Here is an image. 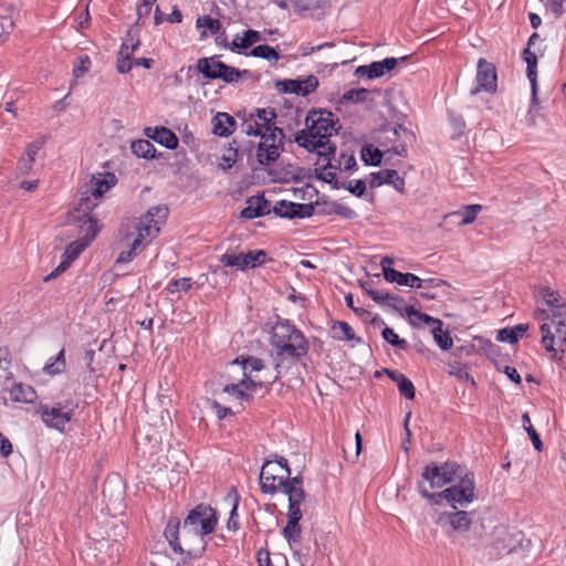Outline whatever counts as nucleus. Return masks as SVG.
I'll list each match as a JSON object with an SVG mask.
<instances>
[{"label": "nucleus", "instance_id": "52", "mask_svg": "<svg viewBox=\"0 0 566 566\" xmlns=\"http://www.w3.org/2000/svg\"><path fill=\"white\" fill-rule=\"evenodd\" d=\"M192 286V280L190 277H181V279H176V280H171L166 290L169 292V293H176V292H180V291H188L190 290Z\"/></svg>", "mask_w": 566, "mask_h": 566}, {"label": "nucleus", "instance_id": "43", "mask_svg": "<svg viewBox=\"0 0 566 566\" xmlns=\"http://www.w3.org/2000/svg\"><path fill=\"white\" fill-rule=\"evenodd\" d=\"M481 210L482 207L480 205H469L453 212L452 216L461 217L460 224H470L476 219Z\"/></svg>", "mask_w": 566, "mask_h": 566}, {"label": "nucleus", "instance_id": "55", "mask_svg": "<svg viewBox=\"0 0 566 566\" xmlns=\"http://www.w3.org/2000/svg\"><path fill=\"white\" fill-rule=\"evenodd\" d=\"M227 124L223 123V114L222 112L217 113V115L212 118V132L214 135L220 137L230 136V130H228Z\"/></svg>", "mask_w": 566, "mask_h": 566}, {"label": "nucleus", "instance_id": "59", "mask_svg": "<svg viewBox=\"0 0 566 566\" xmlns=\"http://www.w3.org/2000/svg\"><path fill=\"white\" fill-rule=\"evenodd\" d=\"M11 361L10 349L8 347H0V368L8 373L6 380H12V373L9 371Z\"/></svg>", "mask_w": 566, "mask_h": 566}, {"label": "nucleus", "instance_id": "36", "mask_svg": "<svg viewBox=\"0 0 566 566\" xmlns=\"http://www.w3.org/2000/svg\"><path fill=\"white\" fill-rule=\"evenodd\" d=\"M218 70L221 71V73H216L214 75L228 84L237 83L242 77V74H250L249 70L241 71L226 63L223 66H218Z\"/></svg>", "mask_w": 566, "mask_h": 566}, {"label": "nucleus", "instance_id": "13", "mask_svg": "<svg viewBox=\"0 0 566 566\" xmlns=\"http://www.w3.org/2000/svg\"><path fill=\"white\" fill-rule=\"evenodd\" d=\"M266 261V252L264 250H253L248 253H224L220 258V262L226 266L237 268L241 271L261 266Z\"/></svg>", "mask_w": 566, "mask_h": 566}, {"label": "nucleus", "instance_id": "38", "mask_svg": "<svg viewBox=\"0 0 566 566\" xmlns=\"http://www.w3.org/2000/svg\"><path fill=\"white\" fill-rule=\"evenodd\" d=\"M336 151V146L334 144L326 145L325 148H318L315 149L314 153L317 154L318 158L315 163L316 166H318V170H326L327 168H332V158L334 157V154Z\"/></svg>", "mask_w": 566, "mask_h": 566}, {"label": "nucleus", "instance_id": "44", "mask_svg": "<svg viewBox=\"0 0 566 566\" xmlns=\"http://www.w3.org/2000/svg\"><path fill=\"white\" fill-rule=\"evenodd\" d=\"M382 338L388 342L390 345L398 349L406 350L409 347V344L406 339L400 338L392 328L385 326L381 331Z\"/></svg>", "mask_w": 566, "mask_h": 566}, {"label": "nucleus", "instance_id": "6", "mask_svg": "<svg viewBox=\"0 0 566 566\" xmlns=\"http://www.w3.org/2000/svg\"><path fill=\"white\" fill-rule=\"evenodd\" d=\"M82 221L81 229L84 232L82 240L71 242L62 254L61 263L44 277L45 282H49L63 273L71 263L78 258V255L86 249L90 242H92L97 232V221L94 220L90 214L84 213L80 219Z\"/></svg>", "mask_w": 566, "mask_h": 566}, {"label": "nucleus", "instance_id": "45", "mask_svg": "<svg viewBox=\"0 0 566 566\" xmlns=\"http://www.w3.org/2000/svg\"><path fill=\"white\" fill-rule=\"evenodd\" d=\"M522 423H523V428L526 430V432L528 433L531 440H532V443L534 446V448L537 450V451H542L543 449V442L539 438V434L537 433V431L535 430V428L533 427L532 422H531V418L528 416L527 412H525L523 416H522Z\"/></svg>", "mask_w": 566, "mask_h": 566}, {"label": "nucleus", "instance_id": "21", "mask_svg": "<svg viewBox=\"0 0 566 566\" xmlns=\"http://www.w3.org/2000/svg\"><path fill=\"white\" fill-rule=\"evenodd\" d=\"M146 135L156 143L165 146L168 149H176L178 147V138L175 133L169 128L161 127H147Z\"/></svg>", "mask_w": 566, "mask_h": 566}, {"label": "nucleus", "instance_id": "63", "mask_svg": "<svg viewBox=\"0 0 566 566\" xmlns=\"http://www.w3.org/2000/svg\"><path fill=\"white\" fill-rule=\"evenodd\" d=\"M392 133L396 137L394 140L395 143L402 142V140L411 142V139L413 138V134L401 124L396 125L392 128Z\"/></svg>", "mask_w": 566, "mask_h": 566}, {"label": "nucleus", "instance_id": "20", "mask_svg": "<svg viewBox=\"0 0 566 566\" xmlns=\"http://www.w3.org/2000/svg\"><path fill=\"white\" fill-rule=\"evenodd\" d=\"M273 463V460H265L261 468L260 472V489L264 494H275L279 491H282V485L280 484L281 475L276 474H268V468Z\"/></svg>", "mask_w": 566, "mask_h": 566}, {"label": "nucleus", "instance_id": "46", "mask_svg": "<svg viewBox=\"0 0 566 566\" xmlns=\"http://www.w3.org/2000/svg\"><path fill=\"white\" fill-rule=\"evenodd\" d=\"M432 334L436 343L441 349L448 350L452 347L453 340L450 337L449 333L442 329V325H436L432 328Z\"/></svg>", "mask_w": 566, "mask_h": 566}, {"label": "nucleus", "instance_id": "47", "mask_svg": "<svg viewBox=\"0 0 566 566\" xmlns=\"http://www.w3.org/2000/svg\"><path fill=\"white\" fill-rule=\"evenodd\" d=\"M248 55L265 59L268 61L279 60V54L275 51V49L266 44H260L258 46H254Z\"/></svg>", "mask_w": 566, "mask_h": 566}, {"label": "nucleus", "instance_id": "12", "mask_svg": "<svg viewBox=\"0 0 566 566\" xmlns=\"http://www.w3.org/2000/svg\"><path fill=\"white\" fill-rule=\"evenodd\" d=\"M473 522V512L463 510H453L441 512L436 524L447 532L451 533H464L469 531Z\"/></svg>", "mask_w": 566, "mask_h": 566}, {"label": "nucleus", "instance_id": "60", "mask_svg": "<svg viewBox=\"0 0 566 566\" xmlns=\"http://www.w3.org/2000/svg\"><path fill=\"white\" fill-rule=\"evenodd\" d=\"M397 386L400 395L403 396L406 399L411 400L415 398L416 389L412 381L409 378L405 377L403 379H401V381H399Z\"/></svg>", "mask_w": 566, "mask_h": 566}, {"label": "nucleus", "instance_id": "3", "mask_svg": "<svg viewBox=\"0 0 566 566\" xmlns=\"http://www.w3.org/2000/svg\"><path fill=\"white\" fill-rule=\"evenodd\" d=\"M271 345L275 350L277 370L284 359L296 363L308 352V342L304 334L289 321H279L272 331Z\"/></svg>", "mask_w": 566, "mask_h": 566}, {"label": "nucleus", "instance_id": "50", "mask_svg": "<svg viewBox=\"0 0 566 566\" xmlns=\"http://www.w3.org/2000/svg\"><path fill=\"white\" fill-rule=\"evenodd\" d=\"M494 536L496 539L492 544L494 548L500 551H506L511 552L510 544H506L505 541L509 538V533L504 527H495L493 531Z\"/></svg>", "mask_w": 566, "mask_h": 566}, {"label": "nucleus", "instance_id": "14", "mask_svg": "<svg viewBox=\"0 0 566 566\" xmlns=\"http://www.w3.org/2000/svg\"><path fill=\"white\" fill-rule=\"evenodd\" d=\"M475 81L476 86L471 90V95H475L481 91L494 94L497 90V73L495 65L483 57L479 59Z\"/></svg>", "mask_w": 566, "mask_h": 566}, {"label": "nucleus", "instance_id": "61", "mask_svg": "<svg viewBox=\"0 0 566 566\" xmlns=\"http://www.w3.org/2000/svg\"><path fill=\"white\" fill-rule=\"evenodd\" d=\"M254 114V119L256 118L261 125V128L263 132H269L275 126V123H271L266 113L265 108H255V111L252 113Z\"/></svg>", "mask_w": 566, "mask_h": 566}, {"label": "nucleus", "instance_id": "5", "mask_svg": "<svg viewBox=\"0 0 566 566\" xmlns=\"http://www.w3.org/2000/svg\"><path fill=\"white\" fill-rule=\"evenodd\" d=\"M429 496L431 497V504H441L442 501H447L453 510L467 507L475 500L474 474L463 470L457 482L437 492L436 495Z\"/></svg>", "mask_w": 566, "mask_h": 566}, {"label": "nucleus", "instance_id": "49", "mask_svg": "<svg viewBox=\"0 0 566 566\" xmlns=\"http://www.w3.org/2000/svg\"><path fill=\"white\" fill-rule=\"evenodd\" d=\"M369 91L366 88H352L343 94L342 99L350 103H361L367 99Z\"/></svg>", "mask_w": 566, "mask_h": 566}, {"label": "nucleus", "instance_id": "24", "mask_svg": "<svg viewBox=\"0 0 566 566\" xmlns=\"http://www.w3.org/2000/svg\"><path fill=\"white\" fill-rule=\"evenodd\" d=\"M302 516L303 514H287V522L282 530V534L290 545L301 541L302 527L300 525V521L302 520Z\"/></svg>", "mask_w": 566, "mask_h": 566}, {"label": "nucleus", "instance_id": "7", "mask_svg": "<svg viewBox=\"0 0 566 566\" xmlns=\"http://www.w3.org/2000/svg\"><path fill=\"white\" fill-rule=\"evenodd\" d=\"M338 123V118L332 112L325 109H312L305 117V124L308 127V132L312 134L313 139H317L326 145H332L329 137L333 132H337L338 128L335 125Z\"/></svg>", "mask_w": 566, "mask_h": 566}, {"label": "nucleus", "instance_id": "37", "mask_svg": "<svg viewBox=\"0 0 566 566\" xmlns=\"http://www.w3.org/2000/svg\"><path fill=\"white\" fill-rule=\"evenodd\" d=\"M196 27L201 35H206L207 31H209L212 35H216L221 29V22L219 19L212 18L210 15H203L197 19Z\"/></svg>", "mask_w": 566, "mask_h": 566}, {"label": "nucleus", "instance_id": "56", "mask_svg": "<svg viewBox=\"0 0 566 566\" xmlns=\"http://www.w3.org/2000/svg\"><path fill=\"white\" fill-rule=\"evenodd\" d=\"M156 1L157 0H142L140 3L137 4L138 22L145 24V20L149 18Z\"/></svg>", "mask_w": 566, "mask_h": 566}, {"label": "nucleus", "instance_id": "64", "mask_svg": "<svg viewBox=\"0 0 566 566\" xmlns=\"http://www.w3.org/2000/svg\"><path fill=\"white\" fill-rule=\"evenodd\" d=\"M33 163L34 161L29 158L21 157L17 165V172L21 176L28 175L32 170Z\"/></svg>", "mask_w": 566, "mask_h": 566}, {"label": "nucleus", "instance_id": "10", "mask_svg": "<svg viewBox=\"0 0 566 566\" xmlns=\"http://www.w3.org/2000/svg\"><path fill=\"white\" fill-rule=\"evenodd\" d=\"M184 521L201 535L207 536L214 532L218 517L214 509L209 504L200 503L189 511Z\"/></svg>", "mask_w": 566, "mask_h": 566}, {"label": "nucleus", "instance_id": "62", "mask_svg": "<svg viewBox=\"0 0 566 566\" xmlns=\"http://www.w3.org/2000/svg\"><path fill=\"white\" fill-rule=\"evenodd\" d=\"M238 506H239V495L234 492L233 505H232L230 516H229V520L227 523L228 530L237 531L239 528Z\"/></svg>", "mask_w": 566, "mask_h": 566}, {"label": "nucleus", "instance_id": "18", "mask_svg": "<svg viewBox=\"0 0 566 566\" xmlns=\"http://www.w3.org/2000/svg\"><path fill=\"white\" fill-rule=\"evenodd\" d=\"M271 212L270 202L263 195L252 196L247 200V207L240 212L243 219H254Z\"/></svg>", "mask_w": 566, "mask_h": 566}, {"label": "nucleus", "instance_id": "26", "mask_svg": "<svg viewBox=\"0 0 566 566\" xmlns=\"http://www.w3.org/2000/svg\"><path fill=\"white\" fill-rule=\"evenodd\" d=\"M289 497V510L287 514L300 515L302 514L301 504L305 501L306 492L304 488H287L282 490Z\"/></svg>", "mask_w": 566, "mask_h": 566}, {"label": "nucleus", "instance_id": "51", "mask_svg": "<svg viewBox=\"0 0 566 566\" xmlns=\"http://www.w3.org/2000/svg\"><path fill=\"white\" fill-rule=\"evenodd\" d=\"M292 206H295V202L280 200L273 207V212L281 218L293 219V216L290 214H292L291 212H294L295 208Z\"/></svg>", "mask_w": 566, "mask_h": 566}, {"label": "nucleus", "instance_id": "35", "mask_svg": "<svg viewBox=\"0 0 566 566\" xmlns=\"http://www.w3.org/2000/svg\"><path fill=\"white\" fill-rule=\"evenodd\" d=\"M231 365L242 366L243 374L251 375L252 371H260L264 368V361L261 358L253 356L237 357Z\"/></svg>", "mask_w": 566, "mask_h": 566}, {"label": "nucleus", "instance_id": "53", "mask_svg": "<svg viewBox=\"0 0 566 566\" xmlns=\"http://www.w3.org/2000/svg\"><path fill=\"white\" fill-rule=\"evenodd\" d=\"M91 59L88 55H81L74 63L73 67V76L75 78L82 77L85 73L90 71Z\"/></svg>", "mask_w": 566, "mask_h": 566}, {"label": "nucleus", "instance_id": "28", "mask_svg": "<svg viewBox=\"0 0 566 566\" xmlns=\"http://www.w3.org/2000/svg\"><path fill=\"white\" fill-rule=\"evenodd\" d=\"M332 337L336 340H356L361 342L359 337H356L352 326L343 321H334L332 324Z\"/></svg>", "mask_w": 566, "mask_h": 566}, {"label": "nucleus", "instance_id": "42", "mask_svg": "<svg viewBox=\"0 0 566 566\" xmlns=\"http://www.w3.org/2000/svg\"><path fill=\"white\" fill-rule=\"evenodd\" d=\"M65 368H66L65 350H64V348H62L59 352V354L56 355V357L51 363H48L44 366L43 370L48 375L55 376V375H60V374L64 373Z\"/></svg>", "mask_w": 566, "mask_h": 566}, {"label": "nucleus", "instance_id": "4", "mask_svg": "<svg viewBox=\"0 0 566 566\" xmlns=\"http://www.w3.org/2000/svg\"><path fill=\"white\" fill-rule=\"evenodd\" d=\"M463 470L460 464L453 461L443 463L431 462L423 468L417 490L420 495L431 504V497L429 495L437 494L433 490L457 482Z\"/></svg>", "mask_w": 566, "mask_h": 566}, {"label": "nucleus", "instance_id": "34", "mask_svg": "<svg viewBox=\"0 0 566 566\" xmlns=\"http://www.w3.org/2000/svg\"><path fill=\"white\" fill-rule=\"evenodd\" d=\"M528 325L526 324H518L514 327H506L497 333L496 339L499 342H509L511 344L516 343L520 337L523 336V334L527 331Z\"/></svg>", "mask_w": 566, "mask_h": 566}, {"label": "nucleus", "instance_id": "17", "mask_svg": "<svg viewBox=\"0 0 566 566\" xmlns=\"http://www.w3.org/2000/svg\"><path fill=\"white\" fill-rule=\"evenodd\" d=\"M279 84L282 85V91L284 93H293L296 95L306 96L317 88L318 80L315 76L310 75L302 81L284 80Z\"/></svg>", "mask_w": 566, "mask_h": 566}, {"label": "nucleus", "instance_id": "41", "mask_svg": "<svg viewBox=\"0 0 566 566\" xmlns=\"http://www.w3.org/2000/svg\"><path fill=\"white\" fill-rule=\"evenodd\" d=\"M382 184L392 186L397 191L402 192L405 188V180L401 178L395 169H382L380 170Z\"/></svg>", "mask_w": 566, "mask_h": 566}, {"label": "nucleus", "instance_id": "8", "mask_svg": "<svg viewBox=\"0 0 566 566\" xmlns=\"http://www.w3.org/2000/svg\"><path fill=\"white\" fill-rule=\"evenodd\" d=\"M260 137L256 159L261 166H269L280 158L284 147L285 134L282 128L273 127L269 132H263Z\"/></svg>", "mask_w": 566, "mask_h": 566}, {"label": "nucleus", "instance_id": "9", "mask_svg": "<svg viewBox=\"0 0 566 566\" xmlns=\"http://www.w3.org/2000/svg\"><path fill=\"white\" fill-rule=\"evenodd\" d=\"M116 182L117 178L113 172L93 175L86 191L90 192V196H85L80 199L77 210L82 211L83 214H88V211L97 205V202H92L91 197H93L95 201L101 199L107 190L116 185Z\"/></svg>", "mask_w": 566, "mask_h": 566}, {"label": "nucleus", "instance_id": "58", "mask_svg": "<svg viewBox=\"0 0 566 566\" xmlns=\"http://www.w3.org/2000/svg\"><path fill=\"white\" fill-rule=\"evenodd\" d=\"M294 209V212H291L294 218H308L312 217L315 213V207L313 203H296L295 206H292Z\"/></svg>", "mask_w": 566, "mask_h": 566}, {"label": "nucleus", "instance_id": "57", "mask_svg": "<svg viewBox=\"0 0 566 566\" xmlns=\"http://www.w3.org/2000/svg\"><path fill=\"white\" fill-rule=\"evenodd\" d=\"M280 484L282 485V490L287 488H303V476L301 473L295 476H291V474L285 473L280 478Z\"/></svg>", "mask_w": 566, "mask_h": 566}, {"label": "nucleus", "instance_id": "48", "mask_svg": "<svg viewBox=\"0 0 566 566\" xmlns=\"http://www.w3.org/2000/svg\"><path fill=\"white\" fill-rule=\"evenodd\" d=\"M241 127L248 136H260L263 133L260 123L254 119V114L244 115Z\"/></svg>", "mask_w": 566, "mask_h": 566}, {"label": "nucleus", "instance_id": "11", "mask_svg": "<svg viewBox=\"0 0 566 566\" xmlns=\"http://www.w3.org/2000/svg\"><path fill=\"white\" fill-rule=\"evenodd\" d=\"M543 42L544 38H528L527 45L523 50V60L526 63V75L531 83L534 102L537 99V59L546 49Z\"/></svg>", "mask_w": 566, "mask_h": 566}, {"label": "nucleus", "instance_id": "22", "mask_svg": "<svg viewBox=\"0 0 566 566\" xmlns=\"http://www.w3.org/2000/svg\"><path fill=\"white\" fill-rule=\"evenodd\" d=\"M224 63L220 61L219 55H213L210 57H201L197 61L196 69L197 71L203 75V77L208 80H217V75H212L216 73H221L218 70V66H223Z\"/></svg>", "mask_w": 566, "mask_h": 566}, {"label": "nucleus", "instance_id": "40", "mask_svg": "<svg viewBox=\"0 0 566 566\" xmlns=\"http://www.w3.org/2000/svg\"><path fill=\"white\" fill-rule=\"evenodd\" d=\"M333 188L334 189H340V188L346 189L352 195H354L358 198L363 197L366 192V184L363 179L349 180L347 182L335 181V184H333Z\"/></svg>", "mask_w": 566, "mask_h": 566}, {"label": "nucleus", "instance_id": "23", "mask_svg": "<svg viewBox=\"0 0 566 566\" xmlns=\"http://www.w3.org/2000/svg\"><path fill=\"white\" fill-rule=\"evenodd\" d=\"M385 280L390 283H398L402 286H409L411 289H417V285H420V277L413 273H402L395 269H385Z\"/></svg>", "mask_w": 566, "mask_h": 566}, {"label": "nucleus", "instance_id": "1", "mask_svg": "<svg viewBox=\"0 0 566 566\" xmlns=\"http://www.w3.org/2000/svg\"><path fill=\"white\" fill-rule=\"evenodd\" d=\"M537 296L547 306L538 308V317L543 321L551 319L555 328V333H552L548 323L541 325L542 344L547 352L553 353L554 358H557L555 344L559 346L563 353L566 352V303L557 292L549 287H542Z\"/></svg>", "mask_w": 566, "mask_h": 566}, {"label": "nucleus", "instance_id": "39", "mask_svg": "<svg viewBox=\"0 0 566 566\" xmlns=\"http://www.w3.org/2000/svg\"><path fill=\"white\" fill-rule=\"evenodd\" d=\"M360 155L367 166H379L384 157V153L370 144L361 147Z\"/></svg>", "mask_w": 566, "mask_h": 566}, {"label": "nucleus", "instance_id": "16", "mask_svg": "<svg viewBox=\"0 0 566 566\" xmlns=\"http://www.w3.org/2000/svg\"><path fill=\"white\" fill-rule=\"evenodd\" d=\"M139 41L138 38H124V42L120 46V50L118 52L116 69L118 73L126 74L135 64L132 60V55L135 52V50L138 48Z\"/></svg>", "mask_w": 566, "mask_h": 566}, {"label": "nucleus", "instance_id": "33", "mask_svg": "<svg viewBox=\"0 0 566 566\" xmlns=\"http://www.w3.org/2000/svg\"><path fill=\"white\" fill-rule=\"evenodd\" d=\"M294 142L297 143L300 147H303L311 153L315 151V149L324 147V144H322V142L312 138V134L308 132L307 126L305 129L298 130L295 134Z\"/></svg>", "mask_w": 566, "mask_h": 566}, {"label": "nucleus", "instance_id": "15", "mask_svg": "<svg viewBox=\"0 0 566 566\" xmlns=\"http://www.w3.org/2000/svg\"><path fill=\"white\" fill-rule=\"evenodd\" d=\"M38 413L41 416L43 422L61 432L64 431L65 426L71 421L67 412L62 411L55 403L50 407L48 405H40Z\"/></svg>", "mask_w": 566, "mask_h": 566}, {"label": "nucleus", "instance_id": "29", "mask_svg": "<svg viewBox=\"0 0 566 566\" xmlns=\"http://www.w3.org/2000/svg\"><path fill=\"white\" fill-rule=\"evenodd\" d=\"M319 214H337L344 219L352 220L357 217V213L352 208L338 203L336 201L325 202L323 205L322 210L318 211Z\"/></svg>", "mask_w": 566, "mask_h": 566}, {"label": "nucleus", "instance_id": "19", "mask_svg": "<svg viewBox=\"0 0 566 566\" xmlns=\"http://www.w3.org/2000/svg\"><path fill=\"white\" fill-rule=\"evenodd\" d=\"M368 296L380 306H388L400 313L405 311V300L398 294L380 290H368Z\"/></svg>", "mask_w": 566, "mask_h": 566}, {"label": "nucleus", "instance_id": "25", "mask_svg": "<svg viewBox=\"0 0 566 566\" xmlns=\"http://www.w3.org/2000/svg\"><path fill=\"white\" fill-rule=\"evenodd\" d=\"M407 59L408 55L400 59L386 57L381 61L370 63L368 65V69H370V80L384 76L387 72L392 71L398 65L399 61H406Z\"/></svg>", "mask_w": 566, "mask_h": 566}, {"label": "nucleus", "instance_id": "30", "mask_svg": "<svg viewBox=\"0 0 566 566\" xmlns=\"http://www.w3.org/2000/svg\"><path fill=\"white\" fill-rule=\"evenodd\" d=\"M12 384V388L10 389L11 397L14 401L19 402H32L35 398V391L31 386H27L23 384H15L12 380H9Z\"/></svg>", "mask_w": 566, "mask_h": 566}, {"label": "nucleus", "instance_id": "54", "mask_svg": "<svg viewBox=\"0 0 566 566\" xmlns=\"http://www.w3.org/2000/svg\"><path fill=\"white\" fill-rule=\"evenodd\" d=\"M223 392L233 396L234 398L239 399L241 402L244 400L248 401L252 398L248 392H245L242 389L241 382L226 385L223 388Z\"/></svg>", "mask_w": 566, "mask_h": 566}, {"label": "nucleus", "instance_id": "32", "mask_svg": "<svg viewBox=\"0 0 566 566\" xmlns=\"http://www.w3.org/2000/svg\"><path fill=\"white\" fill-rule=\"evenodd\" d=\"M130 149L134 155L139 158L154 159L156 157V148L147 139H138L132 143Z\"/></svg>", "mask_w": 566, "mask_h": 566}, {"label": "nucleus", "instance_id": "2", "mask_svg": "<svg viewBox=\"0 0 566 566\" xmlns=\"http://www.w3.org/2000/svg\"><path fill=\"white\" fill-rule=\"evenodd\" d=\"M164 535L172 551L184 556V563L200 558L207 546L206 536L178 517L168 520Z\"/></svg>", "mask_w": 566, "mask_h": 566}, {"label": "nucleus", "instance_id": "31", "mask_svg": "<svg viewBox=\"0 0 566 566\" xmlns=\"http://www.w3.org/2000/svg\"><path fill=\"white\" fill-rule=\"evenodd\" d=\"M228 38H216V43L218 45L230 48L231 51L245 50L253 45V43L260 40H266V38H234L232 43L229 45L227 42Z\"/></svg>", "mask_w": 566, "mask_h": 566}, {"label": "nucleus", "instance_id": "27", "mask_svg": "<svg viewBox=\"0 0 566 566\" xmlns=\"http://www.w3.org/2000/svg\"><path fill=\"white\" fill-rule=\"evenodd\" d=\"M405 313L410 318V324L416 327L420 326L421 324L432 326V328L436 325H443L442 321L434 318L426 313H422L415 308L413 306H406Z\"/></svg>", "mask_w": 566, "mask_h": 566}]
</instances>
